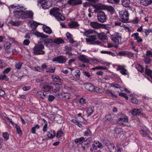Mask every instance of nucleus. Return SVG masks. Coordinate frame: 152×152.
<instances>
[{"instance_id": "obj_1", "label": "nucleus", "mask_w": 152, "mask_h": 152, "mask_svg": "<svg viewBox=\"0 0 152 152\" xmlns=\"http://www.w3.org/2000/svg\"><path fill=\"white\" fill-rule=\"evenodd\" d=\"M60 10L57 7H54L50 11V14L53 15L58 21L64 20L65 17L60 13Z\"/></svg>"}, {"instance_id": "obj_2", "label": "nucleus", "mask_w": 152, "mask_h": 152, "mask_svg": "<svg viewBox=\"0 0 152 152\" xmlns=\"http://www.w3.org/2000/svg\"><path fill=\"white\" fill-rule=\"evenodd\" d=\"M119 118L117 121L118 124L125 126H128V117L126 115L119 113L118 114Z\"/></svg>"}, {"instance_id": "obj_3", "label": "nucleus", "mask_w": 152, "mask_h": 152, "mask_svg": "<svg viewBox=\"0 0 152 152\" xmlns=\"http://www.w3.org/2000/svg\"><path fill=\"white\" fill-rule=\"evenodd\" d=\"M120 17L121 20L124 23L128 22L129 14L128 12L125 10H123L119 11Z\"/></svg>"}, {"instance_id": "obj_4", "label": "nucleus", "mask_w": 152, "mask_h": 152, "mask_svg": "<svg viewBox=\"0 0 152 152\" xmlns=\"http://www.w3.org/2000/svg\"><path fill=\"white\" fill-rule=\"evenodd\" d=\"M44 49L43 45L36 44L33 49V53L37 55L44 54L45 53V51L43 50Z\"/></svg>"}, {"instance_id": "obj_5", "label": "nucleus", "mask_w": 152, "mask_h": 152, "mask_svg": "<svg viewBox=\"0 0 152 152\" xmlns=\"http://www.w3.org/2000/svg\"><path fill=\"white\" fill-rule=\"evenodd\" d=\"M96 34H97V33H94L93 35H91V36L86 39V40L87 43L91 44H99L100 43V42L99 41H95L97 39L96 37L97 35Z\"/></svg>"}, {"instance_id": "obj_6", "label": "nucleus", "mask_w": 152, "mask_h": 152, "mask_svg": "<svg viewBox=\"0 0 152 152\" xmlns=\"http://www.w3.org/2000/svg\"><path fill=\"white\" fill-rule=\"evenodd\" d=\"M38 3L41 4L42 8L45 9L49 8L52 4V0H39Z\"/></svg>"}, {"instance_id": "obj_7", "label": "nucleus", "mask_w": 152, "mask_h": 152, "mask_svg": "<svg viewBox=\"0 0 152 152\" xmlns=\"http://www.w3.org/2000/svg\"><path fill=\"white\" fill-rule=\"evenodd\" d=\"M97 17L98 20L102 23L104 22L107 19V17L105 13L102 11H100L97 12Z\"/></svg>"}, {"instance_id": "obj_8", "label": "nucleus", "mask_w": 152, "mask_h": 152, "mask_svg": "<svg viewBox=\"0 0 152 152\" xmlns=\"http://www.w3.org/2000/svg\"><path fill=\"white\" fill-rule=\"evenodd\" d=\"M111 39L115 43H121V37L119 33H115L111 35Z\"/></svg>"}, {"instance_id": "obj_9", "label": "nucleus", "mask_w": 152, "mask_h": 152, "mask_svg": "<svg viewBox=\"0 0 152 152\" xmlns=\"http://www.w3.org/2000/svg\"><path fill=\"white\" fill-rule=\"evenodd\" d=\"M104 143L110 152H115L116 148L113 143L107 140H105Z\"/></svg>"}, {"instance_id": "obj_10", "label": "nucleus", "mask_w": 152, "mask_h": 152, "mask_svg": "<svg viewBox=\"0 0 152 152\" xmlns=\"http://www.w3.org/2000/svg\"><path fill=\"white\" fill-rule=\"evenodd\" d=\"M66 61V57L65 56H61L55 57L52 59V61L57 62L60 64L64 63Z\"/></svg>"}, {"instance_id": "obj_11", "label": "nucleus", "mask_w": 152, "mask_h": 152, "mask_svg": "<svg viewBox=\"0 0 152 152\" xmlns=\"http://www.w3.org/2000/svg\"><path fill=\"white\" fill-rule=\"evenodd\" d=\"M20 9L17 10L14 12V15L17 18H23V6L21 7Z\"/></svg>"}, {"instance_id": "obj_12", "label": "nucleus", "mask_w": 152, "mask_h": 152, "mask_svg": "<svg viewBox=\"0 0 152 152\" xmlns=\"http://www.w3.org/2000/svg\"><path fill=\"white\" fill-rule=\"evenodd\" d=\"M33 15V12L31 11H23V18H32Z\"/></svg>"}, {"instance_id": "obj_13", "label": "nucleus", "mask_w": 152, "mask_h": 152, "mask_svg": "<svg viewBox=\"0 0 152 152\" xmlns=\"http://www.w3.org/2000/svg\"><path fill=\"white\" fill-rule=\"evenodd\" d=\"M67 2L69 4L73 6L82 3L81 0H68Z\"/></svg>"}, {"instance_id": "obj_14", "label": "nucleus", "mask_w": 152, "mask_h": 152, "mask_svg": "<svg viewBox=\"0 0 152 152\" xmlns=\"http://www.w3.org/2000/svg\"><path fill=\"white\" fill-rule=\"evenodd\" d=\"M44 44L48 47H50L53 45V39H45L43 41Z\"/></svg>"}, {"instance_id": "obj_15", "label": "nucleus", "mask_w": 152, "mask_h": 152, "mask_svg": "<svg viewBox=\"0 0 152 152\" xmlns=\"http://www.w3.org/2000/svg\"><path fill=\"white\" fill-rule=\"evenodd\" d=\"M79 59L84 63H87L89 62V60L87 57L84 55H80L78 57Z\"/></svg>"}, {"instance_id": "obj_16", "label": "nucleus", "mask_w": 152, "mask_h": 152, "mask_svg": "<svg viewBox=\"0 0 152 152\" xmlns=\"http://www.w3.org/2000/svg\"><path fill=\"white\" fill-rule=\"evenodd\" d=\"M96 34L97 36L98 39L100 40H106L107 39V36L103 32H101L100 33L97 32V34Z\"/></svg>"}, {"instance_id": "obj_17", "label": "nucleus", "mask_w": 152, "mask_h": 152, "mask_svg": "<svg viewBox=\"0 0 152 152\" xmlns=\"http://www.w3.org/2000/svg\"><path fill=\"white\" fill-rule=\"evenodd\" d=\"M48 92L44 90L39 91L37 92V94L41 96H40V98L43 99H44V98L46 97H48Z\"/></svg>"}, {"instance_id": "obj_18", "label": "nucleus", "mask_w": 152, "mask_h": 152, "mask_svg": "<svg viewBox=\"0 0 152 152\" xmlns=\"http://www.w3.org/2000/svg\"><path fill=\"white\" fill-rule=\"evenodd\" d=\"M141 5L147 6L152 3V0H140Z\"/></svg>"}, {"instance_id": "obj_19", "label": "nucleus", "mask_w": 152, "mask_h": 152, "mask_svg": "<svg viewBox=\"0 0 152 152\" xmlns=\"http://www.w3.org/2000/svg\"><path fill=\"white\" fill-rule=\"evenodd\" d=\"M85 88L87 90L90 91H94V86L92 85L89 83H86L84 85Z\"/></svg>"}, {"instance_id": "obj_20", "label": "nucleus", "mask_w": 152, "mask_h": 152, "mask_svg": "<svg viewBox=\"0 0 152 152\" xmlns=\"http://www.w3.org/2000/svg\"><path fill=\"white\" fill-rule=\"evenodd\" d=\"M90 26L93 28L98 29L100 28V24L97 22H92L90 23Z\"/></svg>"}, {"instance_id": "obj_21", "label": "nucleus", "mask_w": 152, "mask_h": 152, "mask_svg": "<svg viewBox=\"0 0 152 152\" xmlns=\"http://www.w3.org/2000/svg\"><path fill=\"white\" fill-rule=\"evenodd\" d=\"M132 37H134L135 39L137 40L138 43L141 42L142 41V40L140 38V37L139 36V33H134L132 35Z\"/></svg>"}, {"instance_id": "obj_22", "label": "nucleus", "mask_w": 152, "mask_h": 152, "mask_svg": "<svg viewBox=\"0 0 152 152\" xmlns=\"http://www.w3.org/2000/svg\"><path fill=\"white\" fill-rule=\"evenodd\" d=\"M42 28L45 32L48 34H50L52 33V30L51 28L45 25L43 26H42Z\"/></svg>"}, {"instance_id": "obj_23", "label": "nucleus", "mask_w": 152, "mask_h": 152, "mask_svg": "<svg viewBox=\"0 0 152 152\" xmlns=\"http://www.w3.org/2000/svg\"><path fill=\"white\" fill-rule=\"evenodd\" d=\"M42 88L48 91L51 88H53V86H50L48 83H46L43 85Z\"/></svg>"}, {"instance_id": "obj_24", "label": "nucleus", "mask_w": 152, "mask_h": 152, "mask_svg": "<svg viewBox=\"0 0 152 152\" xmlns=\"http://www.w3.org/2000/svg\"><path fill=\"white\" fill-rule=\"evenodd\" d=\"M35 35L38 37H41L42 38H45L48 37L47 35H45L42 33H40L37 31L35 32Z\"/></svg>"}, {"instance_id": "obj_25", "label": "nucleus", "mask_w": 152, "mask_h": 152, "mask_svg": "<svg viewBox=\"0 0 152 152\" xmlns=\"http://www.w3.org/2000/svg\"><path fill=\"white\" fill-rule=\"evenodd\" d=\"M122 4L123 6L126 7H129V5L130 1L129 0H122Z\"/></svg>"}, {"instance_id": "obj_26", "label": "nucleus", "mask_w": 152, "mask_h": 152, "mask_svg": "<svg viewBox=\"0 0 152 152\" xmlns=\"http://www.w3.org/2000/svg\"><path fill=\"white\" fill-rule=\"evenodd\" d=\"M69 26L71 28L77 27L79 26L77 22L75 21H70L68 23Z\"/></svg>"}, {"instance_id": "obj_27", "label": "nucleus", "mask_w": 152, "mask_h": 152, "mask_svg": "<svg viewBox=\"0 0 152 152\" xmlns=\"http://www.w3.org/2000/svg\"><path fill=\"white\" fill-rule=\"evenodd\" d=\"M94 33H97V32L92 30H88L85 31L84 34L88 38Z\"/></svg>"}, {"instance_id": "obj_28", "label": "nucleus", "mask_w": 152, "mask_h": 152, "mask_svg": "<svg viewBox=\"0 0 152 152\" xmlns=\"http://www.w3.org/2000/svg\"><path fill=\"white\" fill-rule=\"evenodd\" d=\"M21 22L19 21H14L12 20H11L8 22L9 23L11 24L12 26H19Z\"/></svg>"}, {"instance_id": "obj_29", "label": "nucleus", "mask_w": 152, "mask_h": 152, "mask_svg": "<svg viewBox=\"0 0 152 152\" xmlns=\"http://www.w3.org/2000/svg\"><path fill=\"white\" fill-rule=\"evenodd\" d=\"M53 43L58 45L64 42V41L61 38H56L54 40L53 39Z\"/></svg>"}, {"instance_id": "obj_30", "label": "nucleus", "mask_w": 152, "mask_h": 152, "mask_svg": "<svg viewBox=\"0 0 152 152\" xmlns=\"http://www.w3.org/2000/svg\"><path fill=\"white\" fill-rule=\"evenodd\" d=\"M61 115H59L58 114H56L54 117V119L55 121H57V122L58 123H61L62 122Z\"/></svg>"}, {"instance_id": "obj_31", "label": "nucleus", "mask_w": 152, "mask_h": 152, "mask_svg": "<svg viewBox=\"0 0 152 152\" xmlns=\"http://www.w3.org/2000/svg\"><path fill=\"white\" fill-rule=\"evenodd\" d=\"M30 23L31 26V28H36L38 25L40 24L39 23H38L37 22L34 21L31 22Z\"/></svg>"}, {"instance_id": "obj_32", "label": "nucleus", "mask_w": 152, "mask_h": 152, "mask_svg": "<svg viewBox=\"0 0 152 152\" xmlns=\"http://www.w3.org/2000/svg\"><path fill=\"white\" fill-rule=\"evenodd\" d=\"M55 68L54 66H50L48 69H47L46 72L50 73L53 72L55 70Z\"/></svg>"}, {"instance_id": "obj_33", "label": "nucleus", "mask_w": 152, "mask_h": 152, "mask_svg": "<svg viewBox=\"0 0 152 152\" xmlns=\"http://www.w3.org/2000/svg\"><path fill=\"white\" fill-rule=\"evenodd\" d=\"M15 127L16 129V131L17 133L20 135L22 134L21 130L20 129V126L17 124H15Z\"/></svg>"}, {"instance_id": "obj_34", "label": "nucleus", "mask_w": 152, "mask_h": 152, "mask_svg": "<svg viewBox=\"0 0 152 152\" xmlns=\"http://www.w3.org/2000/svg\"><path fill=\"white\" fill-rule=\"evenodd\" d=\"M140 113V111L139 110L137 109H135L133 110L132 113L134 115H139Z\"/></svg>"}, {"instance_id": "obj_35", "label": "nucleus", "mask_w": 152, "mask_h": 152, "mask_svg": "<svg viewBox=\"0 0 152 152\" xmlns=\"http://www.w3.org/2000/svg\"><path fill=\"white\" fill-rule=\"evenodd\" d=\"M61 95L63 98H65L66 100L69 99L70 96V95L69 93H62Z\"/></svg>"}, {"instance_id": "obj_36", "label": "nucleus", "mask_w": 152, "mask_h": 152, "mask_svg": "<svg viewBox=\"0 0 152 152\" xmlns=\"http://www.w3.org/2000/svg\"><path fill=\"white\" fill-rule=\"evenodd\" d=\"M105 94L109 95V96H111L112 97H115L117 98V96L115 95L111 91L108 90H106L104 91Z\"/></svg>"}, {"instance_id": "obj_37", "label": "nucleus", "mask_w": 152, "mask_h": 152, "mask_svg": "<svg viewBox=\"0 0 152 152\" xmlns=\"http://www.w3.org/2000/svg\"><path fill=\"white\" fill-rule=\"evenodd\" d=\"M51 132L52 133L50 132H49L47 134V136L49 138H52L55 136V131L53 130L52 131H51Z\"/></svg>"}, {"instance_id": "obj_38", "label": "nucleus", "mask_w": 152, "mask_h": 152, "mask_svg": "<svg viewBox=\"0 0 152 152\" xmlns=\"http://www.w3.org/2000/svg\"><path fill=\"white\" fill-rule=\"evenodd\" d=\"M56 88L53 89V92L54 93H56L59 91V89L61 87V85L58 84H56Z\"/></svg>"}, {"instance_id": "obj_39", "label": "nucleus", "mask_w": 152, "mask_h": 152, "mask_svg": "<svg viewBox=\"0 0 152 152\" xmlns=\"http://www.w3.org/2000/svg\"><path fill=\"white\" fill-rule=\"evenodd\" d=\"M91 134V132L89 128H87L86 130L84 132V134L85 136H88Z\"/></svg>"}, {"instance_id": "obj_40", "label": "nucleus", "mask_w": 152, "mask_h": 152, "mask_svg": "<svg viewBox=\"0 0 152 152\" xmlns=\"http://www.w3.org/2000/svg\"><path fill=\"white\" fill-rule=\"evenodd\" d=\"M144 61L145 63L146 64H149L151 62V59L149 56H144Z\"/></svg>"}, {"instance_id": "obj_41", "label": "nucleus", "mask_w": 152, "mask_h": 152, "mask_svg": "<svg viewBox=\"0 0 152 152\" xmlns=\"http://www.w3.org/2000/svg\"><path fill=\"white\" fill-rule=\"evenodd\" d=\"M93 106L89 107L87 110V113L89 115H91L94 111Z\"/></svg>"}, {"instance_id": "obj_42", "label": "nucleus", "mask_w": 152, "mask_h": 152, "mask_svg": "<svg viewBox=\"0 0 152 152\" xmlns=\"http://www.w3.org/2000/svg\"><path fill=\"white\" fill-rule=\"evenodd\" d=\"M72 121L75 124L77 125L79 127L81 128L82 126L81 124L77 120L75 119H72Z\"/></svg>"}, {"instance_id": "obj_43", "label": "nucleus", "mask_w": 152, "mask_h": 152, "mask_svg": "<svg viewBox=\"0 0 152 152\" xmlns=\"http://www.w3.org/2000/svg\"><path fill=\"white\" fill-rule=\"evenodd\" d=\"M84 139L83 137H81L80 138L75 139V142L76 143H80L81 142H83Z\"/></svg>"}, {"instance_id": "obj_44", "label": "nucleus", "mask_w": 152, "mask_h": 152, "mask_svg": "<svg viewBox=\"0 0 152 152\" xmlns=\"http://www.w3.org/2000/svg\"><path fill=\"white\" fill-rule=\"evenodd\" d=\"M93 91L97 93H102V90L100 88H99L97 87H95L94 86V89Z\"/></svg>"}, {"instance_id": "obj_45", "label": "nucleus", "mask_w": 152, "mask_h": 152, "mask_svg": "<svg viewBox=\"0 0 152 152\" xmlns=\"http://www.w3.org/2000/svg\"><path fill=\"white\" fill-rule=\"evenodd\" d=\"M4 48L5 50L8 49L10 47V44L9 42H6L4 45Z\"/></svg>"}, {"instance_id": "obj_46", "label": "nucleus", "mask_w": 152, "mask_h": 152, "mask_svg": "<svg viewBox=\"0 0 152 152\" xmlns=\"http://www.w3.org/2000/svg\"><path fill=\"white\" fill-rule=\"evenodd\" d=\"M74 74L76 77L79 78L80 75V72L79 70H76L75 71Z\"/></svg>"}, {"instance_id": "obj_47", "label": "nucleus", "mask_w": 152, "mask_h": 152, "mask_svg": "<svg viewBox=\"0 0 152 152\" xmlns=\"http://www.w3.org/2000/svg\"><path fill=\"white\" fill-rule=\"evenodd\" d=\"M114 131L116 133L119 134L121 132L122 130L120 128L116 127L114 129Z\"/></svg>"}, {"instance_id": "obj_48", "label": "nucleus", "mask_w": 152, "mask_h": 152, "mask_svg": "<svg viewBox=\"0 0 152 152\" xmlns=\"http://www.w3.org/2000/svg\"><path fill=\"white\" fill-rule=\"evenodd\" d=\"M22 63L21 62H20L16 63L15 64V66L16 69H20L22 66Z\"/></svg>"}, {"instance_id": "obj_49", "label": "nucleus", "mask_w": 152, "mask_h": 152, "mask_svg": "<svg viewBox=\"0 0 152 152\" xmlns=\"http://www.w3.org/2000/svg\"><path fill=\"white\" fill-rule=\"evenodd\" d=\"M145 73L148 75L150 76L151 77V75L152 74V71L151 70L146 68L145 70Z\"/></svg>"}, {"instance_id": "obj_50", "label": "nucleus", "mask_w": 152, "mask_h": 152, "mask_svg": "<svg viewBox=\"0 0 152 152\" xmlns=\"http://www.w3.org/2000/svg\"><path fill=\"white\" fill-rule=\"evenodd\" d=\"M107 69L106 67H103L102 66H99L92 68V70H95V69Z\"/></svg>"}, {"instance_id": "obj_51", "label": "nucleus", "mask_w": 152, "mask_h": 152, "mask_svg": "<svg viewBox=\"0 0 152 152\" xmlns=\"http://www.w3.org/2000/svg\"><path fill=\"white\" fill-rule=\"evenodd\" d=\"M21 7H20V6H15L14 5H12L10 6V7L12 8V9H14L15 10H17L20 9V8Z\"/></svg>"}, {"instance_id": "obj_52", "label": "nucleus", "mask_w": 152, "mask_h": 152, "mask_svg": "<svg viewBox=\"0 0 152 152\" xmlns=\"http://www.w3.org/2000/svg\"><path fill=\"white\" fill-rule=\"evenodd\" d=\"M3 136L6 140H8L9 138V134L7 132L4 133L3 134Z\"/></svg>"}, {"instance_id": "obj_53", "label": "nucleus", "mask_w": 152, "mask_h": 152, "mask_svg": "<svg viewBox=\"0 0 152 152\" xmlns=\"http://www.w3.org/2000/svg\"><path fill=\"white\" fill-rule=\"evenodd\" d=\"M140 132L142 136L144 137H145L148 134V133L146 131L143 130H141Z\"/></svg>"}, {"instance_id": "obj_54", "label": "nucleus", "mask_w": 152, "mask_h": 152, "mask_svg": "<svg viewBox=\"0 0 152 152\" xmlns=\"http://www.w3.org/2000/svg\"><path fill=\"white\" fill-rule=\"evenodd\" d=\"M146 34V36H147L150 33L152 32V28L151 29H146L145 31Z\"/></svg>"}, {"instance_id": "obj_55", "label": "nucleus", "mask_w": 152, "mask_h": 152, "mask_svg": "<svg viewBox=\"0 0 152 152\" xmlns=\"http://www.w3.org/2000/svg\"><path fill=\"white\" fill-rule=\"evenodd\" d=\"M108 2L112 4H115L119 2V0H107Z\"/></svg>"}, {"instance_id": "obj_56", "label": "nucleus", "mask_w": 152, "mask_h": 152, "mask_svg": "<svg viewBox=\"0 0 152 152\" xmlns=\"http://www.w3.org/2000/svg\"><path fill=\"white\" fill-rule=\"evenodd\" d=\"M119 95L120 96H123L126 99V100L128 99V97L127 96L126 94L124 93H121L119 94Z\"/></svg>"}, {"instance_id": "obj_57", "label": "nucleus", "mask_w": 152, "mask_h": 152, "mask_svg": "<svg viewBox=\"0 0 152 152\" xmlns=\"http://www.w3.org/2000/svg\"><path fill=\"white\" fill-rule=\"evenodd\" d=\"M62 134V132L61 131H59L57 132L56 133V137L58 138L60 137L61 136Z\"/></svg>"}, {"instance_id": "obj_58", "label": "nucleus", "mask_w": 152, "mask_h": 152, "mask_svg": "<svg viewBox=\"0 0 152 152\" xmlns=\"http://www.w3.org/2000/svg\"><path fill=\"white\" fill-rule=\"evenodd\" d=\"M30 42V41L28 39H25L23 42V44L25 45H28Z\"/></svg>"}, {"instance_id": "obj_59", "label": "nucleus", "mask_w": 152, "mask_h": 152, "mask_svg": "<svg viewBox=\"0 0 152 152\" xmlns=\"http://www.w3.org/2000/svg\"><path fill=\"white\" fill-rule=\"evenodd\" d=\"M105 118L108 120H111L112 118V116L111 114H108L105 115Z\"/></svg>"}, {"instance_id": "obj_60", "label": "nucleus", "mask_w": 152, "mask_h": 152, "mask_svg": "<svg viewBox=\"0 0 152 152\" xmlns=\"http://www.w3.org/2000/svg\"><path fill=\"white\" fill-rule=\"evenodd\" d=\"M11 70V68L10 67H7L3 71V73L4 74H6L8 73Z\"/></svg>"}, {"instance_id": "obj_61", "label": "nucleus", "mask_w": 152, "mask_h": 152, "mask_svg": "<svg viewBox=\"0 0 152 152\" xmlns=\"http://www.w3.org/2000/svg\"><path fill=\"white\" fill-rule=\"evenodd\" d=\"M117 54L118 55L122 56L126 54V52L124 51H121L118 52Z\"/></svg>"}, {"instance_id": "obj_62", "label": "nucleus", "mask_w": 152, "mask_h": 152, "mask_svg": "<svg viewBox=\"0 0 152 152\" xmlns=\"http://www.w3.org/2000/svg\"><path fill=\"white\" fill-rule=\"evenodd\" d=\"M55 98V96L52 95H49L48 98V100L49 102H51Z\"/></svg>"}, {"instance_id": "obj_63", "label": "nucleus", "mask_w": 152, "mask_h": 152, "mask_svg": "<svg viewBox=\"0 0 152 152\" xmlns=\"http://www.w3.org/2000/svg\"><path fill=\"white\" fill-rule=\"evenodd\" d=\"M125 66L118 65L117 69V70H122L124 69Z\"/></svg>"}, {"instance_id": "obj_64", "label": "nucleus", "mask_w": 152, "mask_h": 152, "mask_svg": "<svg viewBox=\"0 0 152 152\" xmlns=\"http://www.w3.org/2000/svg\"><path fill=\"white\" fill-rule=\"evenodd\" d=\"M66 37L68 39H72V35L69 33L67 32L66 34Z\"/></svg>"}]
</instances>
